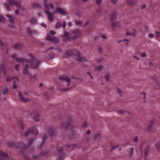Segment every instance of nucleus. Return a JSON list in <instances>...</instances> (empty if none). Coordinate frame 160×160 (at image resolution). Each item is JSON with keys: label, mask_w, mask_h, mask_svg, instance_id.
<instances>
[{"label": "nucleus", "mask_w": 160, "mask_h": 160, "mask_svg": "<svg viewBox=\"0 0 160 160\" xmlns=\"http://www.w3.org/2000/svg\"><path fill=\"white\" fill-rule=\"evenodd\" d=\"M133 32L132 33V36L135 37L137 36V31L134 28L132 29Z\"/></svg>", "instance_id": "nucleus-23"}, {"label": "nucleus", "mask_w": 160, "mask_h": 160, "mask_svg": "<svg viewBox=\"0 0 160 160\" xmlns=\"http://www.w3.org/2000/svg\"><path fill=\"white\" fill-rule=\"evenodd\" d=\"M111 2L113 4H115L117 2V0H111Z\"/></svg>", "instance_id": "nucleus-35"}, {"label": "nucleus", "mask_w": 160, "mask_h": 160, "mask_svg": "<svg viewBox=\"0 0 160 160\" xmlns=\"http://www.w3.org/2000/svg\"><path fill=\"white\" fill-rule=\"evenodd\" d=\"M152 127V123H150L149 124L148 126V130L150 129Z\"/></svg>", "instance_id": "nucleus-44"}, {"label": "nucleus", "mask_w": 160, "mask_h": 160, "mask_svg": "<svg viewBox=\"0 0 160 160\" xmlns=\"http://www.w3.org/2000/svg\"><path fill=\"white\" fill-rule=\"evenodd\" d=\"M60 50H61L60 48H58V51H60Z\"/></svg>", "instance_id": "nucleus-61"}, {"label": "nucleus", "mask_w": 160, "mask_h": 160, "mask_svg": "<svg viewBox=\"0 0 160 160\" xmlns=\"http://www.w3.org/2000/svg\"><path fill=\"white\" fill-rule=\"evenodd\" d=\"M101 38L104 39H105L107 38V36L105 35H102L101 36Z\"/></svg>", "instance_id": "nucleus-42"}, {"label": "nucleus", "mask_w": 160, "mask_h": 160, "mask_svg": "<svg viewBox=\"0 0 160 160\" xmlns=\"http://www.w3.org/2000/svg\"><path fill=\"white\" fill-rule=\"evenodd\" d=\"M68 89H62V91H67Z\"/></svg>", "instance_id": "nucleus-59"}, {"label": "nucleus", "mask_w": 160, "mask_h": 160, "mask_svg": "<svg viewBox=\"0 0 160 160\" xmlns=\"http://www.w3.org/2000/svg\"><path fill=\"white\" fill-rule=\"evenodd\" d=\"M56 11L57 12L61 15L64 14L65 12L64 10L60 8H57L56 10Z\"/></svg>", "instance_id": "nucleus-15"}, {"label": "nucleus", "mask_w": 160, "mask_h": 160, "mask_svg": "<svg viewBox=\"0 0 160 160\" xmlns=\"http://www.w3.org/2000/svg\"><path fill=\"white\" fill-rule=\"evenodd\" d=\"M121 42H122V41H121L120 40V41H118V42H117V43H120Z\"/></svg>", "instance_id": "nucleus-58"}, {"label": "nucleus", "mask_w": 160, "mask_h": 160, "mask_svg": "<svg viewBox=\"0 0 160 160\" xmlns=\"http://www.w3.org/2000/svg\"><path fill=\"white\" fill-rule=\"evenodd\" d=\"M44 7L45 9V11H48L50 9H53L54 8V6L52 4H47L45 3L44 5Z\"/></svg>", "instance_id": "nucleus-9"}, {"label": "nucleus", "mask_w": 160, "mask_h": 160, "mask_svg": "<svg viewBox=\"0 0 160 160\" xmlns=\"http://www.w3.org/2000/svg\"><path fill=\"white\" fill-rule=\"evenodd\" d=\"M48 39L50 41H52L54 42L57 43L58 42V39L57 38H56L54 36H48Z\"/></svg>", "instance_id": "nucleus-14"}, {"label": "nucleus", "mask_w": 160, "mask_h": 160, "mask_svg": "<svg viewBox=\"0 0 160 160\" xmlns=\"http://www.w3.org/2000/svg\"><path fill=\"white\" fill-rule=\"evenodd\" d=\"M138 138L137 137H136L133 138V141L135 142H136L138 141Z\"/></svg>", "instance_id": "nucleus-31"}, {"label": "nucleus", "mask_w": 160, "mask_h": 160, "mask_svg": "<svg viewBox=\"0 0 160 160\" xmlns=\"http://www.w3.org/2000/svg\"><path fill=\"white\" fill-rule=\"evenodd\" d=\"M123 41L128 42L129 41V40L128 39H124L123 40Z\"/></svg>", "instance_id": "nucleus-56"}, {"label": "nucleus", "mask_w": 160, "mask_h": 160, "mask_svg": "<svg viewBox=\"0 0 160 160\" xmlns=\"http://www.w3.org/2000/svg\"><path fill=\"white\" fill-rule=\"evenodd\" d=\"M61 83H63L64 84H67L68 86H69L70 85V79L68 77H64L61 79Z\"/></svg>", "instance_id": "nucleus-6"}, {"label": "nucleus", "mask_w": 160, "mask_h": 160, "mask_svg": "<svg viewBox=\"0 0 160 160\" xmlns=\"http://www.w3.org/2000/svg\"><path fill=\"white\" fill-rule=\"evenodd\" d=\"M126 32V35L127 36H132V33H131L129 31L127 30L125 31Z\"/></svg>", "instance_id": "nucleus-27"}, {"label": "nucleus", "mask_w": 160, "mask_h": 160, "mask_svg": "<svg viewBox=\"0 0 160 160\" xmlns=\"http://www.w3.org/2000/svg\"><path fill=\"white\" fill-rule=\"evenodd\" d=\"M90 77H91V78L92 79H93V78H92V77L90 75Z\"/></svg>", "instance_id": "nucleus-64"}, {"label": "nucleus", "mask_w": 160, "mask_h": 160, "mask_svg": "<svg viewBox=\"0 0 160 160\" xmlns=\"http://www.w3.org/2000/svg\"><path fill=\"white\" fill-rule=\"evenodd\" d=\"M82 1L84 2H85L87 1H89V0H82Z\"/></svg>", "instance_id": "nucleus-60"}, {"label": "nucleus", "mask_w": 160, "mask_h": 160, "mask_svg": "<svg viewBox=\"0 0 160 160\" xmlns=\"http://www.w3.org/2000/svg\"><path fill=\"white\" fill-rule=\"evenodd\" d=\"M148 37L150 38H153V35L151 33H150L148 35Z\"/></svg>", "instance_id": "nucleus-30"}, {"label": "nucleus", "mask_w": 160, "mask_h": 160, "mask_svg": "<svg viewBox=\"0 0 160 160\" xmlns=\"http://www.w3.org/2000/svg\"><path fill=\"white\" fill-rule=\"evenodd\" d=\"M99 68H98V70H100L102 69V67L101 66H99Z\"/></svg>", "instance_id": "nucleus-52"}, {"label": "nucleus", "mask_w": 160, "mask_h": 160, "mask_svg": "<svg viewBox=\"0 0 160 160\" xmlns=\"http://www.w3.org/2000/svg\"><path fill=\"white\" fill-rule=\"evenodd\" d=\"M155 33L156 34V38H159L160 37V32L158 31H156Z\"/></svg>", "instance_id": "nucleus-29"}, {"label": "nucleus", "mask_w": 160, "mask_h": 160, "mask_svg": "<svg viewBox=\"0 0 160 160\" xmlns=\"http://www.w3.org/2000/svg\"><path fill=\"white\" fill-rule=\"evenodd\" d=\"M76 55L73 56V58L77 60L81 61H83L85 60V59L82 57L80 55V53L79 51L76 52Z\"/></svg>", "instance_id": "nucleus-5"}, {"label": "nucleus", "mask_w": 160, "mask_h": 160, "mask_svg": "<svg viewBox=\"0 0 160 160\" xmlns=\"http://www.w3.org/2000/svg\"><path fill=\"white\" fill-rule=\"evenodd\" d=\"M156 148L157 150H158L160 149V142H157L155 145Z\"/></svg>", "instance_id": "nucleus-21"}, {"label": "nucleus", "mask_w": 160, "mask_h": 160, "mask_svg": "<svg viewBox=\"0 0 160 160\" xmlns=\"http://www.w3.org/2000/svg\"><path fill=\"white\" fill-rule=\"evenodd\" d=\"M148 64L150 66H152L153 65V64L152 62H149Z\"/></svg>", "instance_id": "nucleus-50"}, {"label": "nucleus", "mask_w": 160, "mask_h": 160, "mask_svg": "<svg viewBox=\"0 0 160 160\" xmlns=\"http://www.w3.org/2000/svg\"><path fill=\"white\" fill-rule=\"evenodd\" d=\"M2 72L4 74H5L6 72V70H5L4 69H3V70Z\"/></svg>", "instance_id": "nucleus-53"}, {"label": "nucleus", "mask_w": 160, "mask_h": 160, "mask_svg": "<svg viewBox=\"0 0 160 160\" xmlns=\"http://www.w3.org/2000/svg\"><path fill=\"white\" fill-rule=\"evenodd\" d=\"M86 133L87 134H89L90 133V131L88 130L87 131Z\"/></svg>", "instance_id": "nucleus-51"}, {"label": "nucleus", "mask_w": 160, "mask_h": 160, "mask_svg": "<svg viewBox=\"0 0 160 160\" xmlns=\"http://www.w3.org/2000/svg\"><path fill=\"white\" fill-rule=\"evenodd\" d=\"M66 23L65 22H63V28H64V27L66 26Z\"/></svg>", "instance_id": "nucleus-48"}, {"label": "nucleus", "mask_w": 160, "mask_h": 160, "mask_svg": "<svg viewBox=\"0 0 160 160\" xmlns=\"http://www.w3.org/2000/svg\"><path fill=\"white\" fill-rule=\"evenodd\" d=\"M76 23L77 25H80L81 24V22L80 21H76Z\"/></svg>", "instance_id": "nucleus-40"}, {"label": "nucleus", "mask_w": 160, "mask_h": 160, "mask_svg": "<svg viewBox=\"0 0 160 160\" xmlns=\"http://www.w3.org/2000/svg\"><path fill=\"white\" fill-rule=\"evenodd\" d=\"M8 91L7 89V88H5L4 89V90L3 91V94H6Z\"/></svg>", "instance_id": "nucleus-33"}, {"label": "nucleus", "mask_w": 160, "mask_h": 160, "mask_svg": "<svg viewBox=\"0 0 160 160\" xmlns=\"http://www.w3.org/2000/svg\"><path fill=\"white\" fill-rule=\"evenodd\" d=\"M102 2V0H97L96 2L98 4H100Z\"/></svg>", "instance_id": "nucleus-36"}, {"label": "nucleus", "mask_w": 160, "mask_h": 160, "mask_svg": "<svg viewBox=\"0 0 160 160\" xmlns=\"http://www.w3.org/2000/svg\"><path fill=\"white\" fill-rule=\"evenodd\" d=\"M5 20L4 17L1 15H0V22H3Z\"/></svg>", "instance_id": "nucleus-26"}, {"label": "nucleus", "mask_w": 160, "mask_h": 160, "mask_svg": "<svg viewBox=\"0 0 160 160\" xmlns=\"http://www.w3.org/2000/svg\"><path fill=\"white\" fill-rule=\"evenodd\" d=\"M39 60H36L32 62L31 63V67L32 68H37L39 64Z\"/></svg>", "instance_id": "nucleus-12"}, {"label": "nucleus", "mask_w": 160, "mask_h": 160, "mask_svg": "<svg viewBox=\"0 0 160 160\" xmlns=\"http://www.w3.org/2000/svg\"><path fill=\"white\" fill-rule=\"evenodd\" d=\"M38 133V131L37 129H32L28 131L26 135L31 136L32 135H36Z\"/></svg>", "instance_id": "nucleus-7"}, {"label": "nucleus", "mask_w": 160, "mask_h": 160, "mask_svg": "<svg viewBox=\"0 0 160 160\" xmlns=\"http://www.w3.org/2000/svg\"><path fill=\"white\" fill-rule=\"evenodd\" d=\"M62 26V24L60 22H58L56 25L55 28H60Z\"/></svg>", "instance_id": "nucleus-22"}, {"label": "nucleus", "mask_w": 160, "mask_h": 160, "mask_svg": "<svg viewBox=\"0 0 160 160\" xmlns=\"http://www.w3.org/2000/svg\"><path fill=\"white\" fill-rule=\"evenodd\" d=\"M137 2V0H130L127 2V4L131 7H134Z\"/></svg>", "instance_id": "nucleus-13"}, {"label": "nucleus", "mask_w": 160, "mask_h": 160, "mask_svg": "<svg viewBox=\"0 0 160 160\" xmlns=\"http://www.w3.org/2000/svg\"><path fill=\"white\" fill-rule=\"evenodd\" d=\"M117 92L118 94L120 95H121L122 94V91L120 89L118 88L117 89Z\"/></svg>", "instance_id": "nucleus-28"}, {"label": "nucleus", "mask_w": 160, "mask_h": 160, "mask_svg": "<svg viewBox=\"0 0 160 160\" xmlns=\"http://www.w3.org/2000/svg\"><path fill=\"white\" fill-rule=\"evenodd\" d=\"M7 155L3 152L0 151V157H6Z\"/></svg>", "instance_id": "nucleus-24"}, {"label": "nucleus", "mask_w": 160, "mask_h": 160, "mask_svg": "<svg viewBox=\"0 0 160 160\" xmlns=\"http://www.w3.org/2000/svg\"><path fill=\"white\" fill-rule=\"evenodd\" d=\"M146 56V54L144 53H142L140 54V56L142 58Z\"/></svg>", "instance_id": "nucleus-37"}, {"label": "nucleus", "mask_w": 160, "mask_h": 160, "mask_svg": "<svg viewBox=\"0 0 160 160\" xmlns=\"http://www.w3.org/2000/svg\"><path fill=\"white\" fill-rule=\"evenodd\" d=\"M19 66L18 65H17L15 66V68L17 71H19Z\"/></svg>", "instance_id": "nucleus-32"}, {"label": "nucleus", "mask_w": 160, "mask_h": 160, "mask_svg": "<svg viewBox=\"0 0 160 160\" xmlns=\"http://www.w3.org/2000/svg\"><path fill=\"white\" fill-rule=\"evenodd\" d=\"M72 51H68L67 52H66L64 56L65 57H68L72 55Z\"/></svg>", "instance_id": "nucleus-20"}, {"label": "nucleus", "mask_w": 160, "mask_h": 160, "mask_svg": "<svg viewBox=\"0 0 160 160\" xmlns=\"http://www.w3.org/2000/svg\"><path fill=\"white\" fill-rule=\"evenodd\" d=\"M27 31L29 34H31L32 32H31V30L30 29H29V28L28 29H27Z\"/></svg>", "instance_id": "nucleus-45"}, {"label": "nucleus", "mask_w": 160, "mask_h": 160, "mask_svg": "<svg viewBox=\"0 0 160 160\" xmlns=\"http://www.w3.org/2000/svg\"><path fill=\"white\" fill-rule=\"evenodd\" d=\"M118 147V146H115V147H113L112 148V149H114L115 148H117Z\"/></svg>", "instance_id": "nucleus-55"}, {"label": "nucleus", "mask_w": 160, "mask_h": 160, "mask_svg": "<svg viewBox=\"0 0 160 160\" xmlns=\"http://www.w3.org/2000/svg\"><path fill=\"white\" fill-rule=\"evenodd\" d=\"M7 17L9 18V22L11 23H13L14 22V18L10 15H7Z\"/></svg>", "instance_id": "nucleus-17"}, {"label": "nucleus", "mask_w": 160, "mask_h": 160, "mask_svg": "<svg viewBox=\"0 0 160 160\" xmlns=\"http://www.w3.org/2000/svg\"><path fill=\"white\" fill-rule=\"evenodd\" d=\"M41 25L43 27L45 28H46V27H47V25L46 24H45V23H42L41 24Z\"/></svg>", "instance_id": "nucleus-43"}, {"label": "nucleus", "mask_w": 160, "mask_h": 160, "mask_svg": "<svg viewBox=\"0 0 160 160\" xmlns=\"http://www.w3.org/2000/svg\"><path fill=\"white\" fill-rule=\"evenodd\" d=\"M12 57L13 58L16 60L18 62H19L22 61V59L17 57L16 55H13L12 56Z\"/></svg>", "instance_id": "nucleus-19"}, {"label": "nucleus", "mask_w": 160, "mask_h": 160, "mask_svg": "<svg viewBox=\"0 0 160 160\" xmlns=\"http://www.w3.org/2000/svg\"><path fill=\"white\" fill-rule=\"evenodd\" d=\"M23 74L28 77L31 74L30 72L28 71V66L27 65H25L24 67L23 72Z\"/></svg>", "instance_id": "nucleus-10"}, {"label": "nucleus", "mask_w": 160, "mask_h": 160, "mask_svg": "<svg viewBox=\"0 0 160 160\" xmlns=\"http://www.w3.org/2000/svg\"><path fill=\"white\" fill-rule=\"evenodd\" d=\"M155 84L154 88L157 89H159L160 88V83L158 81H155L154 82Z\"/></svg>", "instance_id": "nucleus-16"}, {"label": "nucleus", "mask_w": 160, "mask_h": 160, "mask_svg": "<svg viewBox=\"0 0 160 160\" xmlns=\"http://www.w3.org/2000/svg\"><path fill=\"white\" fill-rule=\"evenodd\" d=\"M50 33L51 35H54L56 33V32L53 31H50Z\"/></svg>", "instance_id": "nucleus-34"}, {"label": "nucleus", "mask_w": 160, "mask_h": 160, "mask_svg": "<svg viewBox=\"0 0 160 160\" xmlns=\"http://www.w3.org/2000/svg\"><path fill=\"white\" fill-rule=\"evenodd\" d=\"M18 95L22 101L26 102L29 101V99L26 98L25 96H23L21 93L19 92Z\"/></svg>", "instance_id": "nucleus-11"}, {"label": "nucleus", "mask_w": 160, "mask_h": 160, "mask_svg": "<svg viewBox=\"0 0 160 160\" xmlns=\"http://www.w3.org/2000/svg\"><path fill=\"white\" fill-rule=\"evenodd\" d=\"M28 77L30 79L31 81H34L36 80L35 76L34 75H32L31 74L29 76H28Z\"/></svg>", "instance_id": "nucleus-18"}, {"label": "nucleus", "mask_w": 160, "mask_h": 160, "mask_svg": "<svg viewBox=\"0 0 160 160\" xmlns=\"http://www.w3.org/2000/svg\"><path fill=\"white\" fill-rule=\"evenodd\" d=\"M132 57L133 58H135V59H137V60H139V58L138 57H136V56H132Z\"/></svg>", "instance_id": "nucleus-46"}, {"label": "nucleus", "mask_w": 160, "mask_h": 160, "mask_svg": "<svg viewBox=\"0 0 160 160\" xmlns=\"http://www.w3.org/2000/svg\"><path fill=\"white\" fill-rule=\"evenodd\" d=\"M116 14L115 13L113 12L110 16V20L111 22V25L113 27H117L120 28L121 27V22L118 21L115 22H113L112 21L115 19Z\"/></svg>", "instance_id": "nucleus-2"}, {"label": "nucleus", "mask_w": 160, "mask_h": 160, "mask_svg": "<svg viewBox=\"0 0 160 160\" xmlns=\"http://www.w3.org/2000/svg\"><path fill=\"white\" fill-rule=\"evenodd\" d=\"M35 120L36 121H39V118H35Z\"/></svg>", "instance_id": "nucleus-57"}, {"label": "nucleus", "mask_w": 160, "mask_h": 160, "mask_svg": "<svg viewBox=\"0 0 160 160\" xmlns=\"http://www.w3.org/2000/svg\"><path fill=\"white\" fill-rule=\"evenodd\" d=\"M0 44L1 45H3L2 42V41L1 39H0Z\"/></svg>", "instance_id": "nucleus-54"}, {"label": "nucleus", "mask_w": 160, "mask_h": 160, "mask_svg": "<svg viewBox=\"0 0 160 160\" xmlns=\"http://www.w3.org/2000/svg\"><path fill=\"white\" fill-rule=\"evenodd\" d=\"M145 7H146L145 5V4H143V5L141 7V8L142 9H143L145 8Z\"/></svg>", "instance_id": "nucleus-47"}, {"label": "nucleus", "mask_w": 160, "mask_h": 160, "mask_svg": "<svg viewBox=\"0 0 160 160\" xmlns=\"http://www.w3.org/2000/svg\"><path fill=\"white\" fill-rule=\"evenodd\" d=\"M29 56L30 58H33L35 57V56L34 55H33V54L30 53L29 55Z\"/></svg>", "instance_id": "nucleus-38"}, {"label": "nucleus", "mask_w": 160, "mask_h": 160, "mask_svg": "<svg viewBox=\"0 0 160 160\" xmlns=\"http://www.w3.org/2000/svg\"><path fill=\"white\" fill-rule=\"evenodd\" d=\"M19 10L18 9V10H16L15 11V13L17 14H19Z\"/></svg>", "instance_id": "nucleus-49"}, {"label": "nucleus", "mask_w": 160, "mask_h": 160, "mask_svg": "<svg viewBox=\"0 0 160 160\" xmlns=\"http://www.w3.org/2000/svg\"><path fill=\"white\" fill-rule=\"evenodd\" d=\"M9 4L8 3L4 5V7L6 10L8 11L10 8V5L15 6L17 8H20L21 7V2L19 0L14 1V0H10L9 1Z\"/></svg>", "instance_id": "nucleus-1"}, {"label": "nucleus", "mask_w": 160, "mask_h": 160, "mask_svg": "<svg viewBox=\"0 0 160 160\" xmlns=\"http://www.w3.org/2000/svg\"><path fill=\"white\" fill-rule=\"evenodd\" d=\"M75 34V36L71 37L67 33L65 32L62 36L63 37H66L67 38V40L66 41H68L72 40L79 36V33L78 31L76 32Z\"/></svg>", "instance_id": "nucleus-3"}, {"label": "nucleus", "mask_w": 160, "mask_h": 160, "mask_svg": "<svg viewBox=\"0 0 160 160\" xmlns=\"http://www.w3.org/2000/svg\"><path fill=\"white\" fill-rule=\"evenodd\" d=\"M9 26L12 28H15V26L11 24H9L8 25Z\"/></svg>", "instance_id": "nucleus-41"}, {"label": "nucleus", "mask_w": 160, "mask_h": 160, "mask_svg": "<svg viewBox=\"0 0 160 160\" xmlns=\"http://www.w3.org/2000/svg\"><path fill=\"white\" fill-rule=\"evenodd\" d=\"M45 14L47 15L48 20L49 22H52V21L53 18V17L54 15L53 13H50L48 11H45Z\"/></svg>", "instance_id": "nucleus-8"}, {"label": "nucleus", "mask_w": 160, "mask_h": 160, "mask_svg": "<svg viewBox=\"0 0 160 160\" xmlns=\"http://www.w3.org/2000/svg\"><path fill=\"white\" fill-rule=\"evenodd\" d=\"M133 149L132 148L131 149V153H130V156H131L133 154Z\"/></svg>", "instance_id": "nucleus-39"}, {"label": "nucleus", "mask_w": 160, "mask_h": 160, "mask_svg": "<svg viewBox=\"0 0 160 160\" xmlns=\"http://www.w3.org/2000/svg\"><path fill=\"white\" fill-rule=\"evenodd\" d=\"M43 0L44 2H46V0Z\"/></svg>", "instance_id": "nucleus-63"}, {"label": "nucleus", "mask_w": 160, "mask_h": 160, "mask_svg": "<svg viewBox=\"0 0 160 160\" xmlns=\"http://www.w3.org/2000/svg\"><path fill=\"white\" fill-rule=\"evenodd\" d=\"M32 140L30 141V143H32Z\"/></svg>", "instance_id": "nucleus-62"}, {"label": "nucleus", "mask_w": 160, "mask_h": 160, "mask_svg": "<svg viewBox=\"0 0 160 160\" xmlns=\"http://www.w3.org/2000/svg\"><path fill=\"white\" fill-rule=\"evenodd\" d=\"M13 81V88L15 89L17 87V83L18 82L19 80L17 77H15L12 78H9L6 80L7 82H8L9 81Z\"/></svg>", "instance_id": "nucleus-4"}, {"label": "nucleus", "mask_w": 160, "mask_h": 160, "mask_svg": "<svg viewBox=\"0 0 160 160\" xmlns=\"http://www.w3.org/2000/svg\"><path fill=\"white\" fill-rule=\"evenodd\" d=\"M105 78L107 81H108L109 80L110 76L108 73H106L104 76Z\"/></svg>", "instance_id": "nucleus-25"}]
</instances>
